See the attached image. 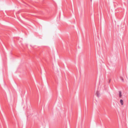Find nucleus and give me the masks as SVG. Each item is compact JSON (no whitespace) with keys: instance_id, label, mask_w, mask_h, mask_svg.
<instances>
[{"instance_id":"nucleus-1","label":"nucleus","mask_w":128,"mask_h":128,"mask_svg":"<svg viewBox=\"0 0 128 128\" xmlns=\"http://www.w3.org/2000/svg\"><path fill=\"white\" fill-rule=\"evenodd\" d=\"M96 95L98 97H99L100 96V94L99 92L97 91L96 94Z\"/></svg>"},{"instance_id":"nucleus-2","label":"nucleus","mask_w":128,"mask_h":128,"mask_svg":"<svg viewBox=\"0 0 128 128\" xmlns=\"http://www.w3.org/2000/svg\"><path fill=\"white\" fill-rule=\"evenodd\" d=\"M119 95L120 98H121L122 96V92L120 91H119Z\"/></svg>"},{"instance_id":"nucleus-3","label":"nucleus","mask_w":128,"mask_h":128,"mask_svg":"<svg viewBox=\"0 0 128 128\" xmlns=\"http://www.w3.org/2000/svg\"><path fill=\"white\" fill-rule=\"evenodd\" d=\"M120 102L121 104L122 105H123V100H120Z\"/></svg>"},{"instance_id":"nucleus-4","label":"nucleus","mask_w":128,"mask_h":128,"mask_svg":"<svg viewBox=\"0 0 128 128\" xmlns=\"http://www.w3.org/2000/svg\"><path fill=\"white\" fill-rule=\"evenodd\" d=\"M120 78H121V79L122 81V82H123L124 81V80H123V79L121 77H120Z\"/></svg>"},{"instance_id":"nucleus-5","label":"nucleus","mask_w":128,"mask_h":128,"mask_svg":"<svg viewBox=\"0 0 128 128\" xmlns=\"http://www.w3.org/2000/svg\"><path fill=\"white\" fill-rule=\"evenodd\" d=\"M110 81L109 82H110Z\"/></svg>"},{"instance_id":"nucleus-6","label":"nucleus","mask_w":128,"mask_h":128,"mask_svg":"<svg viewBox=\"0 0 128 128\" xmlns=\"http://www.w3.org/2000/svg\"><path fill=\"white\" fill-rule=\"evenodd\" d=\"M91 0V1H92V0Z\"/></svg>"}]
</instances>
